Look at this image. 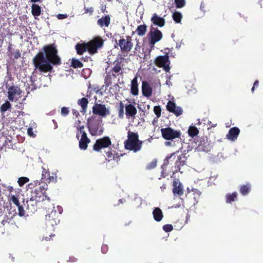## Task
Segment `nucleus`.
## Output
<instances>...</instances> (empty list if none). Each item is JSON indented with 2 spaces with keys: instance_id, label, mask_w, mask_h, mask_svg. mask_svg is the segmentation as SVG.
I'll list each match as a JSON object with an SVG mask.
<instances>
[{
  "instance_id": "nucleus-4",
  "label": "nucleus",
  "mask_w": 263,
  "mask_h": 263,
  "mask_svg": "<svg viewBox=\"0 0 263 263\" xmlns=\"http://www.w3.org/2000/svg\"><path fill=\"white\" fill-rule=\"evenodd\" d=\"M163 37L162 32L158 28L151 27L147 35V38L151 50L153 49L156 43L159 42Z\"/></svg>"
},
{
  "instance_id": "nucleus-61",
  "label": "nucleus",
  "mask_w": 263,
  "mask_h": 263,
  "mask_svg": "<svg viewBox=\"0 0 263 263\" xmlns=\"http://www.w3.org/2000/svg\"><path fill=\"white\" fill-rule=\"evenodd\" d=\"M170 144H171L170 142H166V145H170Z\"/></svg>"
},
{
  "instance_id": "nucleus-51",
  "label": "nucleus",
  "mask_w": 263,
  "mask_h": 263,
  "mask_svg": "<svg viewBox=\"0 0 263 263\" xmlns=\"http://www.w3.org/2000/svg\"><path fill=\"white\" fill-rule=\"evenodd\" d=\"M56 16L59 20H63L66 18L68 15L67 14H58Z\"/></svg>"
},
{
  "instance_id": "nucleus-24",
  "label": "nucleus",
  "mask_w": 263,
  "mask_h": 263,
  "mask_svg": "<svg viewBox=\"0 0 263 263\" xmlns=\"http://www.w3.org/2000/svg\"><path fill=\"white\" fill-rule=\"evenodd\" d=\"M77 53L79 55H82L86 51H88L87 43H77L75 46Z\"/></svg>"
},
{
  "instance_id": "nucleus-8",
  "label": "nucleus",
  "mask_w": 263,
  "mask_h": 263,
  "mask_svg": "<svg viewBox=\"0 0 263 263\" xmlns=\"http://www.w3.org/2000/svg\"><path fill=\"white\" fill-rule=\"evenodd\" d=\"M161 133L162 137L166 140H173L180 138L181 135L180 130H175L170 127L161 128Z\"/></svg>"
},
{
  "instance_id": "nucleus-6",
  "label": "nucleus",
  "mask_w": 263,
  "mask_h": 263,
  "mask_svg": "<svg viewBox=\"0 0 263 263\" xmlns=\"http://www.w3.org/2000/svg\"><path fill=\"white\" fill-rule=\"evenodd\" d=\"M118 45L122 52L128 53L134 46L132 37L128 35L125 36V37H121L119 40Z\"/></svg>"
},
{
  "instance_id": "nucleus-44",
  "label": "nucleus",
  "mask_w": 263,
  "mask_h": 263,
  "mask_svg": "<svg viewBox=\"0 0 263 263\" xmlns=\"http://www.w3.org/2000/svg\"><path fill=\"white\" fill-rule=\"evenodd\" d=\"M175 4L177 8H181L185 5V1L175 0Z\"/></svg>"
},
{
  "instance_id": "nucleus-43",
  "label": "nucleus",
  "mask_w": 263,
  "mask_h": 263,
  "mask_svg": "<svg viewBox=\"0 0 263 263\" xmlns=\"http://www.w3.org/2000/svg\"><path fill=\"white\" fill-rule=\"evenodd\" d=\"M157 164V161L156 159H154L150 163L147 164L146 166V170H152L156 167Z\"/></svg>"
},
{
  "instance_id": "nucleus-53",
  "label": "nucleus",
  "mask_w": 263,
  "mask_h": 263,
  "mask_svg": "<svg viewBox=\"0 0 263 263\" xmlns=\"http://www.w3.org/2000/svg\"><path fill=\"white\" fill-rule=\"evenodd\" d=\"M27 134L30 137H34L35 135L33 134V129L32 128H28L27 129Z\"/></svg>"
},
{
  "instance_id": "nucleus-41",
  "label": "nucleus",
  "mask_w": 263,
  "mask_h": 263,
  "mask_svg": "<svg viewBox=\"0 0 263 263\" xmlns=\"http://www.w3.org/2000/svg\"><path fill=\"white\" fill-rule=\"evenodd\" d=\"M125 105L122 102L119 103V107L118 110V116L120 118H123L124 117V109Z\"/></svg>"
},
{
  "instance_id": "nucleus-2",
  "label": "nucleus",
  "mask_w": 263,
  "mask_h": 263,
  "mask_svg": "<svg viewBox=\"0 0 263 263\" xmlns=\"http://www.w3.org/2000/svg\"><path fill=\"white\" fill-rule=\"evenodd\" d=\"M127 138L124 142L126 149L137 152L141 149L143 141L139 140V135L137 133L128 131Z\"/></svg>"
},
{
  "instance_id": "nucleus-14",
  "label": "nucleus",
  "mask_w": 263,
  "mask_h": 263,
  "mask_svg": "<svg viewBox=\"0 0 263 263\" xmlns=\"http://www.w3.org/2000/svg\"><path fill=\"white\" fill-rule=\"evenodd\" d=\"M80 133L82 134L81 138L79 141V147L81 149L86 150L88 146V144L90 142V139L87 137V134L84 130V126H79L77 128Z\"/></svg>"
},
{
  "instance_id": "nucleus-22",
  "label": "nucleus",
  "mask_w": 263,
  "mask_h": 263,
  "mask_svg": "<svg viewBox=\"0 0 263 263\" xmlns=\"http://www.w3.org/2000/svg\"><path fill=\"white\" fill-rule=\"evenodd\" d=\"M151 21L154 25L160 27L164 26L165 23V20L163 17L159 16L156 13L153 15Z\"/></svg>"
},
{
  "instance_id": "nucleus-21",
  "label": "nucleus",
  "mask_w": 263,
  "mask_h": 263,
  "mask_svg": "<svg viewBox=\"0 0 263 263\" xmlns=\"http://www.w3.org/2000/svg\"><path fill=\"white\" fill-rule=\"evenodd\" d=\"M152 88L146 81H143L142 83V95L146 97H149L152 94Z\"/></svg>"
},
{
  "instance_id": "nucleus-32",
  "label": "nucleus",
  "mask_w": 263,
  "mask_h": 263,
  "mask_svg": "<svg viewBox=\"0 0 263 263\" xmlns=\"http://www.w3.org/2000/svg\"><path fill=\"white\" fill-rule=\"evenodd\" d=\"M238 194L237 192H234L232 194H227L226 195L225 199L227 203H231L237 199Z\"/></svg>"
},
{
  "instance_id": "nucleus-23",
  "label": "nucleus",
  "mask_w": 263,
  "mask_h": 263,
  "mask_svg": "<svg viewBox=\"0 0 263 263\" xmlns=\"http://www.w3.org/2000/svg\"><path fill=\"white\" fill-rule=\"evenodd\" d=\"M110 23V17L109 15L102 16L97 21V24L101 28L108 27Z\"/></svg>"
},
{
  "instance_id": "nucleus-13",
  "label": "nucleus",
  "mask_w": 263,
  "mask_h": 263,
  "mask_svg": "<svg viewBox=\"0 0 263 263\" xmlns=\"http://www.w3.org/2000/svg\"><path fill=\"white\" fill-rule=\"evenodd\" d=\"M123 58H120V59L116 60L114 61V66L110 70L112 73V76L113 77L116 78L119 74H123L122 70L123 69Z\"/></svg>"
},
{
  "instance_id": "nucleus-17",
  "label": "nucleus",
  "mask_w": 263,
  "mask_h": 263,
  "mask_svg": "<svg viewBox=\"0 0 263 263\" xmlns=\"http://www.w3.org/2000/svg\"><path fill=\"white\" fill-rule=\"evenodd\" d=\"M186 160L187 158L186 156H185V155H181L178 156L177 159L175 163V167L176 168L175 172L177 173L179 172L181 173H183V172L181 171V167L186 164Z\"/></svg>"
},
{
  "instance_id": "nucleus-59",
  "label": "nucleus",
  "mask_w": 263,
  "mask_h": 263,
  "mask_svg": "<svg viewBox=\"0 0 263 263\" xmlns=\"http://www.w3.org/2000/svg\"><path fill=\"white\" fill-rule=\"evenodd\" d=\"M189 144H190V145H189V147H188V148H189V149H188V151L190 150L189 148L190 147V146L191 147V148H190V150H192V149L193 148H192V146H191V145L190 143H189Z\"/></svg>"
},
{
  "instance_id": "nucleus-36",
  "label": "nucleus",
  "mask_w": 263,
  "mask_h": 263,
  "mask_svg": "<svg viewBox=\"0 0 263 263\" xmlns=\"http://www.w3.org/2000/svg\"><path fill=\"white\" fill-rule=\"evenodd\" d=\"M11 108V104L8 101H6L0 107V111L4 113Z\"/></svg>"
},
{
  "instance_id": "nucleus-54",
  "label": "nucleus",
  "mask_w": 263,
  "mask_h": 263,
  "mask_svg": "<svg viewBox=\"0 0 263 263\" xmlns=\"http://www.w3.org/2000/svg\"><path fill=\"white\" fill-rule=\"evenodd\" d=\"M259 86V81L258 80H256L254 83L253 86L251 89V91L253 92L254 89L255 87H258Z\"/></svg>"
},
{
  "instance_id": "nucleus-11",
  "label": "nucleus",
  "mask_w": 263,
  "mask_h": 263,
  "mask_svg": "<svg viewBox=\"0 0 263 263\" xmlns=\"http://www.w3.org/2000/svg\"><path fill=\"white\" fill-rule=\"evenodd\" d=\"M111 144V141L108 137H104L97 139L93 146V149L99 152L101 149L107 148Z\"/></svg>"
},
{
  "instance_id": "nucleus-31",
  "label": "nucleus",
  "mask_w": 263,
  "mask_h": 263,
  "mask_svg": "<svg viewBox=\"0 0 263 263\" xmlns=\"http://www.w3.org/2000/svg\"><path fill=\"white\" fill-rule=\"evenodd\" d=\"M41 7L39 5L34 4L31 5V13L35 18L41 15Z\"/></svg>"
},
{
  "instance_id": "nucleus-25",
  "label": "nucleus",
  "mask_w": 263,
  "mask_h": 263,
  "mask_svg": "<svg viewBox=\"0 0 263 263\" xmlns=\"http://www.w3.org/2000/svg\"><path fill=\"white\" fill-rule=\"evenodd\" d=\"M130 93L134 96H137L139 93L138 78L135 77L131 82Z\"/></svg>"
},
{
  "instance_id": "nucleus-35",
  "label": "nucleus",
  "mask_w": 263,
  "mask_h": 263,
  "mask_svg": "<svg viewBox=\"0 0 263 263\" xmlns=\"http://www.w3.org/2000/svg\"><path fill=\"white\" fill-rule=\"evenodd\" d=\"M188 134L191 137L197 136L199 133L198 128L194 125H191L188 129Z\"/></svg>"
},
{
  "instance_id": "nucleus-28",
  "label": "nucleus",
  "mask_w": 263,
  "mask_h": 263,
  "mask_svg": "<svg viewBox=\"0 0 263 263\" xmlns=\"http://www.w3.org/2000/svg\"><path fill=\"white\" fill-rule=\"evenodd\" d=\"M251 190V185L250 183L240 186L239 192L243 196L247 195Z\"/></svg>"
},
{
  "instance_id": "nucleus-57",
  "label": "nucleus",
  "mask_w": 263,
  "mask_h": 263,
  "mask_svg": "<svg viewBox=\"0 0 263 263\" xmlns=\"http://www.w3.org/2000/svg\"><path fill=\"white\" fill-rule=\"evenodd\" d=\"M41 0H30V1L32 3H36V2H40Z\"/></svg>"
},
{
  "instance_id": "nucleus-9",
  "label": "nucleus",
  "mask_w": 263,
  "mask_h": 263,
  "mask_svg": "<svg viewBox=\"0 0 263 263\" xmlns=\"http://www.w3.org/2000/svg\"><path fill=\"white\" fill-rule=\"evenodd\" d=\"M154 63L158 67L162 68L166 72H169L171 68L170 61L167 54L158 56L155 59Z\"/></svg>"
},
{
  "instance_id": "nucleus-49",
  "label": "nucleus",
  "mask_w": 263,
  "mask_h": 263,
  "mask_svg": "<svg viewBox=\"0 0 263 263\" xmlns=\"http://www.w3.org/2000/svg\"><path fill=\"white\" fill-rule=\"evenodd\" d=\"M21 53L19 49H16L14 53H12L11 57H13L15 59H18L21 57Z\"/></svg>"
},
{
  "instance_id": "nucleus-56",
  "label": "nucleus",
  "mask_w": 263,
  "mask_h": 263,
  "mask_svg": "<svg viewBox=\"0 0 263 263\" xmlns=\"http://www.w3.org/2000/svg\"><path fill=\"white\" fill-rule=\"evenodd\" d=\"M165 169L164 168V170L162 169V171H161V176L163 177H166L167 175V173H166L165 172Z\"/></svg>"
},
{
  "instance_id": "nucleus-20",
  "label": "nucleus",
  "mask_w": 263,
  "mask_h": 263,
  "mask_svg": "<svg viewBox=\"0 0 263 263\" xmlns=\"http://www.w3.org/2000/svg\"><path fill=\"white\" fill-rule=\"evenodd\" d=\"M240 130L238 127H232L230 129L228 134L227 135V138L234 141L237 139Z\"/></svg>"
},
{
  "instance_id": "nucleus-55",
  "label": "nucleus",
  "mask_w": 263,
  "mask_h": 263,
  "mask_svg": "<svg viewBox=\"0 0 263 263\" xmlns=\"http://www.w3.org/2000/svg\"><path fill=\"white\" fill-rule=\"evenodd\" d=\"M8 52L10 54V55H12V44H11V43L9 44L8 47Z\"/></svg>"
},
{
  "instance_id": "nucleus-29",
  "label": "nucleus",
  "mask_w": 263,
  "mask_h": 263,
  "mask_svg": "<svg viewBox=\"0 0 263 263\" xmlns=\"http://www.w3.org/2000/svg\"><path fill=\"white\" fill-rule=\"evenodd\" d=\"M106 160L108 161H110L112 160H115L117 162L120 159L121 156L118 153L113 154L111 151H108L106 152Z\"/></svg>"
},
{
  "instance_id": "nucleus-15",
  "label": "nucleus",
  "mask_w": 263,
  "mask_h": 263,
  "mask_svg": "<svg viewBox=\"0 0 263 263\" xmlns=\"http://www.w3.org/2000/svg\"><path fill=\"white\" fill-rule=\"evenodd\" d=\"M166 107L169 112L174 114L177 117L182 114V108L180 107L176 106V104L171 101L167 102Z\"/></svg>"
},
{
  "instance_id": "nucleus-45",
  "label": "nucleus",
  "mask_w": 263,
  "mask_h": 263,
  "mask_svg": "<svg viewBox=\"0 0 263 263\" xmlns=\"http://www.w3.org/2000/svg\"><path fill=\"white\" fill-rule=\"evenodd\" d=\"M154 112L156 115L157 118H160L161 115V107L159 105L155 106L154 107Z\"/></svg>"
},
{
  "instance_id": "nucleus-46",
  "label": "nucleus",
  "mask_w": 263,
  "mask_h": 263,
  "mask_svg": "<svg viewBox=\"0 0 263 263\" xmlns=\"http://www.w3.org/2000/svg\"><path fill=\"white\" fill-rule=\"evenodd\" d=\"M163 230L166 232H170L173 230V227L171 224H165L162 227Z\"/></svg>"
},
{
  "instance_id": "nucleus-7",
  "label": "nucleus",
  "mask_w": 263,
  "mask_h": 263,
  "mask_svg": "<svg viewBox=\"0 0 263 263\" xmlns=\"http://www.w3.org/2000/svg\"><path fill=\"white\" fill-rule=\"evenodd\" d=\"M47 189V184H45L38 189H36L33 192V197L34 200L38 202H44L47 200L48 202H50V198L46 194V191Z\"/></svg>"
},
{
  "instance_id": "nucleus-12",
  "label": "nucleus",
  "mask_w": 263,
  "mask_h": 263,
  "mask_svg": "<svg viewBox=\"0 0 263 263\" xmlns=\"http://www.w3.org/2000/svg\"><path fill=\"white\" fill-rule=\"evenodd\" d=\"M92 109L94 115H99L102 117H105L110 114L109 110L106 107L104 104L95 103Z\"/></svg>"
},
{
  "instance_id": "nucleus-63",
  "label": "nucleus",
  "mask_w": 263,
  "mask_h": 263,
  "mask_svg": "<svg viewBox=\"0 0 263 263\" xmlns=\"http://www.w3.org/2000/svg\"><path fill=\"white\" fill-rule=\"evenodd\" d=\"M119 201H120L121 203H122V199H120V200H119Z\"/></svg>"
},
{
  "instance_id": "nucleus-34",
  "label": "nucleus",
  "mask_w": 263,
  "mask_h": 263,
  "mask_svg": "<svg viewBox=\"0 0 263 263\" xmlns=\"http://www.w3.org/2000/svg\"><path fill=\"white\" fill-rule=\"evenodd\" d=\"M147 31V26L145 24L139 25L136 30L139 36H142L145 35Z\"/></svg>"
},
{
  "instance_id": "nucleus-19",
  "label": "nucleus",
  "mask_w": 263,
  "mask_h": 263,
  "mask_svg": "<svg viewBox=\"0 0 263 263\" xmlns=\"http://www.w3.org/2000/svg\"><path fill=\"white\" fill-rule=\"evenodd\" d=\"M125 115L127 119L135 117L137 113V110L136 107L132 104H128L125 105Z\"/></svg>"
},
{
  "instance_id": "nucleus-38",
  "label": "nucleus",
  "mask_w": 263,
  "mask_h": 263,
  "mask_svg": "<svg viewBox=\"0 0 263 263\" xmlns=\"http://www.w3.org/2000/svg\"><path fill=\"white\" fill-rule=\"evenodd\" d=\"M172 17H173L174 21L176 23H180V22L181 21V19L182 18V15L180 12L175 11L173 13Z\"/></svg>"
},
{
  "instance_id": "nucleus-10",
  "label": "nucleus",
  "mask_w": 263,
  "mask_h": 263,
  "mask_svg": "<svg viewBox=\"0 0 263 263\" xmlns=\"http://www.w3.org/2000/svg\"><path fill=\"white\" fill-rule=\"evenodd\" d=\"M61 214L60 212L58 213L55 210H52L51 212L46 215L45 221L47 226L53 227L60 222L59 215Z\"/></svg>"
},
{
  "instance_id": "nucleus-16",
  "label": "nucleus",
  "mask_w": 263,
  "mask_h": 263,
  "mask_svg": "<svg viewBox=\"0 0 263 263\" xmlns=\"http://www.w3.org/2000/svg\"><path fill=\"white\" fill-rule=\"evenodd\" d=\"M8 90V98L10 101H13L16 95L20 96L22 93V90L17 86L12 85Z\"/></svg>"
},
{
  "instance_id": "nucleus-1",
  "label": "nucleus",
  "mask_w": 263,
  "mask_h": 263,
  "mask_svg": "<svg viewBox=\"0 0 263 263\" xmlns=\"http://www.w3.org/2000/svg\"><path fill=\"white\" fill-rule=\"evenodd\" d=\"M45 53L39 52L33 58L32 62L35 67L34 72L46 73L51 72L52 65H60L62 64L61 58L58 55V50L54 43L47 45L43 47Z\"/></svg>"
},
{
  "instance_id": "nucleus-40",
  "label": "nucleus",
  "mask_w": 263,
  "mask_h": 263,
  "mask_svg": "<svg viewBox=\"0 0 263 263\" xmlns=\"http://www.w3.org/2000/svg\"><path fill=\"white\" fill-rule=\"evenodd\" d=\"M88 128L92 134H96L99 129L98 124L92 123H90L89 124Z\"/></svg>"
},
{
  "instance_id": "nucleus-39",
  "label": "nucleus",
  "mask_w": 263,
  "mask_h": 263,
  "mask_svg": "<svg viewBox=\"0 0 263 263\" xmlns=\"http://www.w3.org/2000/svg\"><path fill=\"white\" fill-rule=\"evenodd\" d=\"M71 66L74 68H82L83 63L78 59H72Z\"/></svg>"
},
{
  "instance_id": "nucleus-42",
  "label": "nucleus",
  "mask_w": 263,
  "mask_h": 263,
  "mask_svg": "<svg viewBox=\"0 0 263 263\" xmlns=\"http://www.w3.org/2000/svg\"><path fill=\"white\" fill-rule=\"evenodd\" d=\"M29 179L26 177H21L18 178L17 182L20 186H23L25 183L29 182Z\"/></svg>"
},
{
  "instance_id": "nucleus-60",
  "label": "nucleus",
  "mask_w": 263,
  "mask_h": 263,
  "mask_svg": "<svg viewBox=\"0 0 263 263\" xmlns=\"http://www.w3.org/2000/svg\"><path fill=\"white\" fill-rule=\"evenodd\" d=\"M45 240H46V241L50 240H49V238L48 237H46L45 238Z\"/></svg>"
},
{
  "instance_id": "nucleus-3",
  "label": "nucleus",
  "mask_w": 263,
  "mask_h": 263,
  "mask_svg": "<svg viewBox=\"0 0 263 263\" xmlns=\"http://www.w3.org/2000/svg\"><path fill=\"white\" fill-rule=\"evenodd\" d=\"M192 148L198 151L210 152L212 145L206 137H201L196 141L195 139L190 140Z\"/></svg>"
},
{
  "instance_id": "nucleus-52",
  "label": "nucleus",
  "mask_w": 263,
  "mask_h": 263,
  "mask_svg": "<svg viewBox=\"0 0 263 263\" xmlns=\"http://www.w3.org/2000/svg\"><path fill=\"white\" fill-rule=\"evenodd\" d=\"M85 10V13H89V14L90 15H92V13L93 12V9L92 8V7H90V8H85L84 9Z\"/></svg>"
},
{
  "instance_id": "nucleus-5",
  "label": "nucleus",
  "mask_w": 263,
  "mask_h": 263,
  "mask_svg": "<svg viewBox=\"0 0 263 263\" xmlns=\"http://www.w3.org/2000/svg\"><path fill=\"white\" fill-rule=\"evenodd\" d=\"M104 43V40L102 37L97 36L93 37L91 41L87 42L89 54L93 55L97 53L98 50L103 47Z\"/></svg>"
},
{
  "instance_id": "nucleus-62",
  "label": "nucleus",
  "mask_w": 263,
  "mask_h": 263,
  "mask_svg": "<svg viewBox=\"0 0 263 263\" xmlns=\"http://www.w3.org/2000/svg\"><path fill=\"white\" fill-rule=\"evenodd\" d=\"M79 134H77V138L78 139H79Z\"/></svg>"
},
{
  "instance_id": "nucleus-64",
  "label": "nucleus",
  "mask_w": 263,
  "mask_h": 263,
  "mask_svg": "<svg viewBox=\"0 0 263 263\" xmlns=\"http://www.w3.org/2000/svg\"><path fill=\"white\" fill-rule=\"evenodd\" d=\"M216 126V124H215L214 126H213V127H214V126Z\"/></svg>"
},
{
  "instance_id": "nucleus-37",
  "label": "nucleus",
  "mask_w": 263,
  "mask_h": 263,
  "mask_svg": "<svg viewBox=\"0 0 263 263\" xmlns=\"http://www.w3.org/2000/svg\"><path fill=\"white\" fill-rule=\"evenodd\" d=\"M177 153V152H176V153H174L172 154H171L169 156H167L164 160V162H163V164L161 166V168L164 170V168H166L167 165L169 163V160L171 159V158H173V159H174L175 158V154Z\"/></svg>"
},
{
  "instance_id": "nucleus-18",
  "label": "nucleus",
  "mask_w": 263,
  "mask_h": 263,
  "mask_svg": "<svg viewBox=\"0 0 263 263\" xmlns=\"http://www.w3.org/2000/svg\"><path fill=\"white\" fill-rule=\"evenodd\" d=\"M43 171L42 173L41 180L43 182L45 183H50L51 182H54L56 181V177L50 175V172L48 170L42 167Z\"/></svg>"
},
{
  "instance_id": "nucleus-58",
  "label": "nucleus",
  "mask_w": 263,
  "mask_h": 263,
  "mask_svg": "<svg viewBox=\"0 0 263 263\" xmlns=\"http://www.w3.org/2000/svg\"><path fill=\"white\" fill-rule=\"evenodd\" d=\"M8 189H9V191L10 192H12V191H13V187H12V186H9V187H8Z\"/></svg>"
},
{
  "instance_id": "nucleus-48",
  "label": "nucleus",
  "mask_w": 263,
  "mask_h": 263,
  "mask_svg": "<svg viewBox=\"0 0 263 263\" xmlns=\"http://www.w3.org/2000/svg\"><path fill=\"white\" fill-rule=\"evenodd\" d=\"M11 200L16 206H18L20 204L17 197L15 195H12L11 196Z\"/></svg>"
},
{
  "instance_id": "nucleus-33",
  "label": "nucleus",
  "mask_w": 263,
  "mask_h": 263,
  "mask_svg": "<svg viewBox=\"0 0 263 263\" xmlns=\"http://www.w3.org/2000/svg\"><path fill=\"white\" fill-rule=\"evenodd\" d=\"M33 201L34 200L30 199V201L27 200L26 203H24L26 209L28 211V213H33L36 211V207L33 203H32Z\"/></svg>"
},
{
  "instance_id": "nucleus-26",
  "label": "nucleus",
  "mask_w": 263,
  "mask_h": 263,
  "mask_svg": "<svg viewBox=\"0 0 263 263\" xmlns=\"http://www.w3.org/2000/svg\"><path fill=\"white\" fill-rule=\"evenodd\" d=\"M78 104L81 107V112L83 114H85L87 111V108L88 104V100L86 98H82L78 101Z\"/></svg>"
},
{
  "instance_id": "nucleus-30",
  "label": "nucleus",
  "mask_w": 263,
  "mask_h": 263,
  "mask_svg": "<svg viewBox=\"0 0 263 263\" xmlns=\"http://www.w3.org/2000/svg\"><path fill=\"white\" fill-rule=\"evenodd\" d=\"M174 187L173 189V192L174 194L178 195L179 196H181L183 194V190L182 186L180 183L178 185H177V182L176 181L174 182L173 183Z\"/></svg>"
},
{
  "instance_id": "nucleus-27",
  "label": "nucleus",
  "mask_w": 263,
  "mask_h": 263,
  "mask_svg": "<svg viewBox=\"0 0 263 263\" xmlns=\"http://www.w3.org/2000/svg\"><path fill=\"white\" fill-rule=\"evenodd\" d=\"M154 219L157 222L160 221L163 217V214L162 210L159 208H155L153 211Z\"/></svg>"
},
{
  "instance_id": "nucleus-47",
  "label": "nucleus",
  "mask_w": 263,
  "mask_h": 263,
  "mask_svg": "<svg viewBox=\"0 0 263 263\" xmlns=\"http://www.w3.org/2000/svg\"><path fill=\"white\" fill-rule=\"evenodd\" d=\"M69 109L68 107H63L61 108V115L63 116H67L69 114Z\"/></svg>"
},
{
  "instance_id": "nucleus-50",
  "label": "nucleus",
  "mask_w": 263,
  "mask_h": 263,
  "mask_svg": "<svg viewBox=\"0 0 263 263\" xmlns=\"http://www.w3.org/2000/svg\"><path fill=\"white\" fill-rule=\"evenodd\" d=\"M18 207V215L19 216L22 217L25 216V210H24L23 207L20 204L18 206H17Z\"/></svg>"
}]
</instances>
